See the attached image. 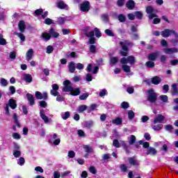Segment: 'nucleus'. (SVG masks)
Masks as SVG:
<instances>
[{"mask_svg": "<svg viewBox=\"0 0 178 178\" xmlns=\"http://www.w3.org/2000/svg\"><path fill=\"white\" fill-rule=\"evenodd\" d=\"M127 60L128 63H129L131 66H133V65H136V57H134V56H127Z\"/></svg>", "mask_w": 178, "mask_h": 178, "instance_id": "nucleus-27", "label": "nucleus"}, {"mask_svg": "<svg viewBox=\"0 0 178 178\" xmlns=\"http://www.w3.org/2000/svg\"><path fill=\"white\" fill-rule=\"evenodd\" d=\"M8 105L11 109H16L17 108V104H16V100L14 99H10Z\"/></svg>", "mask_w": 178, "mask_h": 178, "instance_id": "nucleus-16", "label": "nucleus"}, {"mask_svg": "<svg viewBox=\"0 0 178 178\" xmlns=\"http://www.w3.org/2000/svg\"><path fill=\"white\" fill-rule=\"evenodd\" d=\"M84 111H87V106L86 105H81L78 108V112L79 113H83Z\"/></svg>", "mask_w": 178, "mask_h": 178, "instance_id": "nucleus-39", "label": "nucleus"}, {"mask_svg": "<svg viewBox=\"0 0 178 178\" xmlns=\"http://www.w3.org/2000/svg\"><path fill=\"white\" fill-rule=\"evenodd\" d=\"M83 148L85 152H86L88 154H91V152H92V151H93L92 147H91L88 145H83Z\"/></svg>", "mask_w": 178, "mask_h": 178, "instance_id": "nucleus-29", "label": "nucleus"}, {"mask_svg": "<svg viewBox=\"0 0 178 178\" xmlns=\"http://www.w3.org/2000/svg\"><path fill=\"white\" fill-rule=\"evenodd\" d=\"M163 51L168 55H172V54H177V52H178V49L175 47L165 48L163 49Z\"/></svg>", "mask_w": 178, "mask_h": 178, "instance_id": "nucleus-10", "label": "nucleus"}, {"mask_svg": "<svg viewBox=\"0 0 178 178\" xmlns=\"http://www.w3.org/2000/svg\"><path fill=\"white\" fill-rule=\"evenodd\" d=\"M40 115L41 119L44 120V123H48V122H49V118H48V116L45 115V111H44V110L42 109L40 111Z\"/></svg>", "mask_w": 178, "mask_h": 178, "instance_id": "nucleus-17", "label": "nucleus"}, {"mask_svg": "<svg viewBox=\"0 0 178 178\" xmlns=\"http://www.w3.org/2000/svg\"><path fill=\"white\" fill-rule=\"evenodd\" d=\"M24 80L26 83H31L33 81V76L30 74H24Z\"/></svg>", "mask_w": 178, "mask_h": 178, "instance_id": "nucleus-25", "label": "nucleus"}, {"mask_svg": "<svg viewBox=\"0 0 178 178\" xmlns=\"http://www.w3.org/2000/svg\"><path fill=\"white\" fill-rule=\"evenodd\" d=\"M105 34H106V35H108V37H114L115 36V33H113V32L111 30V29H106L104 31Z\"/></svg>", "mask_w": 178, "mask_h": 178, "instance_id": "nucleus-42", "label": "nucleus"}, {"mask_svg": "<svg viewBox=\"0 0 178 178\" xmlns=\"http://www.w3.org/2000/svg\"><path fill=\"white\" fill-rule=\"evenodd\" d=\"M33 54H34V51L33 50V49H30L27 51L26 54V60H31V59H33Z\"/></svg>", "mask_w": 178, "mask_h": 178, "instance_id": "nucleus-23", "label": "nucleus"}, {"mask_svg": "<svg viewBox=\"0 0 178 178\" xmlns=\"http://www.w3.org/2000/svg\"><path fill=\"white\" fill-rule=\"evenodd\" d=\"M152 129L155 131H159V130H162V129H163V124H159L157 125H154V126H153Z\"/></svg>", "mask_w": 178, "mask_h": 178, "instance_id": "nucleus-37", "label": "nucleus"}, {"mask_svg": "<svg viewBox=\"0 0 178 178\" xmlns=\"http://www.w3.org/2000/svg\"><path fill=\"white\" fill-rule=\"evenodd\" d=\"M128 162L131 166H140V163L136 159V157H129Z\"/></svg>", "mask_w": 178, "mask_h": 178, "instance_id": "nucleus-11", "label": "nucleus"}, {"mask_svg": "<svg viewBox=\"0 0 178 178\" xmlns=\"http://www.w3.org/2000/svg\"><path fill=\"white\" fill-rule=\"evenodd\" d=\"M126 0H117V6L118 8H123L124 6V2Z\"/></svg>", "mask_w": 178, "mask_h": 178, "instance_id": "nucleus-43", "label": "nucleus"}, {"mask_svg": "<svg viewBox=\"0 0 178 178\" xmlns=\"http://www.w3.org/2000/svg\"><path fill=\"white\" fill-rule=\"evenodd\" d=\"M64 87L62 89L63 92H70V95L72 97H77V95H80L81 90L80 88H73L72 86V82L69 80H65L63 81Z\"/></svg>", "mask_w": 178, "mask_h": 178, "instance_id": "nucleus-1", "label": "nucleus"}, {"mask_svg": "<svg viewBox=\"0 0 178 178\" xmlns=\"http://www.w3.org/2000/svg\"><path fill=\"white\" fill-rule=\"evenodd\" d=\"M130 104H129V102H122L121 103V108L122 109H127L128 108H129Z\"/></svg>", "mask_w": 178, "mask_h": 178, "instance_id": "nucleus-47", "label": "nucleus"}, {"mask_svg": "<svg viewBox=\"0 0 178 178\" xmlns=\"http://www.w3.org/2000/svg\"><path fill=\"white\" fill-rule=\"evenodd\" d=\"M65 24V18H63V17L58 18L57 24L62 25V24Z\"/></svg>", "mask_w": 178, "mask_h": 178, "instance_id": "nucleus-64", "label": "nucleus"}, {"mask_svg": "<svg viewBox=\"0 0 178 178\" xmlns=\"http://www.w3.org/2000/svg\"><path fill=\"white\" fill-rule=\"evenodd\" d=\"M158 98V94L155 92L154 89L151 88L147 90V100L152 104L156 102Z\"/></svg>", "mask_w": 178, "mask_h": 178, "instance_id": "nucleus-3", "label": "nucleus"}, {"mask_svg": "<svg viewBox=\"0 0 178 178\" xmlns=\"http://www.w3.org/2000/svg\"><path fill=\"white\" fill-rule=\"evenodd\" d=\"M168 60V56L166 55H162L160 57V61L163 63V65L166 64V60Z\"/></svg>", "mask_w": 178, "mask_h": 178, "instance_id": "nucleus-49", "label": "nucleus"}, {"mask_svg": "<svg viewBox=\"0 0 178 178\" xmlns=\"http://www.w3.org/2000/svg\"><path fill=\"white\" fill-rule=\"evenodd\" d=\"M139 145H143L145 149L149 148V142H144L143 140L138 141Z\"/></svg>", "mask_w": 178, "mask_h": 178, "instance_id": "nucleus-33", "label": "nucleus"}, {"mask_svg": "<svg viewBox=\"0 0 178 178\" xmlns=\"http://www.w3.org/2000/svg\"><path fill=\"white\" fill-rule=\"evenodd\" d=\"M119 58L118 57H111L110 58V65H115L118 63Z\"/></svg>", "mask_w": 178, "mask_h": 178, "instance_id": "nucleus-36", "label": "nucleus"}, {"mask_svg": "<svg viewBox=\"0 0 178 178\" xmlns=\"http://www.w3.org/2000/svg\"><path fill=\"white\" fill-rule=\"evenodd\" d=\"M120 169H121V172H123V173H126L127 172V165L125 164H122L120 166Z\"/></svg>", "mask_w": 178, "mask_h": 178, "instance_id": "nucleus-58", "label": "nucleus"}, {"mask_svg": "<svg viewBox=\"0 0 178 178\" xmlns=\"http://www.w3.org/2000/svg\"><path fill=\"white\" fill-rule=\"evenodd\" d=\"M89 51L91 54H95L97 52V47L94 44H90Z\"/></svg>", "mask_w": 178, "mask_h": 178, "instance_id": "nucleus-46", "label": "nucleus"}, {"mask_svg": "<svg viewBox=\"0 0 178 178\" xmlns=\"http://www.w3.org/2000/svg\"><path fill=\"white\" fill-rule=\"evenodd\" d=\"M170 34H174V35L178 37V33L175 31L165 29L164 31H161V35L162 37H164V38H168V37L170 36Z\"/></svg>", "mask_w": 178, "mask_h": 178, "instance_id": "nucleus-6", "label": "nucleus"}, {"mask_svg": "<svg viewBox=\"0 0 178 178\" xmlns=\"http://www.w3.org/2000/svg\"><path fill=\"white\" fill-rule=\"evenodd\" d=\"M143 13H141V11H136L135 13V17H136V19H138L139 20H141V19H143Z\"/></svg>", "mask_w": 178, "mask_h": 178, "instance_id": "nucleus-45", "label": "nucleus"}, {"mask_svg": "<svg viewBox=\"0 0 178 178\" xmlns=\"http://www.w3.org/2000/svg\"><path fill=\"white\" fill-rule=\"evenodd\" d=\"M57 6L59 9H65V8H67V4L65 3L63 1H60L58 3Z\"/></svg>", "mask_w": 178, "mask_h": 178, "instance_id": "nucleus-31", "label": "nucleus"}, {"mask_svg": "<svg viewBox=\"0 0 178 178\" xmlns=\"http://www.w3.org/2000/svg\"><path fill=\"white\" fill-rule=\"evenodd\" d=\"M13 119L14 120L15 124H16L17 127H22V125L20 124V122H19V116H17V114L15 113L13 115Z\"/></svg>", "mask_w": 178, "mask_h": 178, "instance_id": "nucleus-20", "label": "nucleus"}, {"mask_svg": "<svg viewBox=\"0 0 178 178\" xmlns=\"http://www.w3.org/2000/svg\"><path fill=\"white\" fill-rule=\"evenodd\" d=\"M68 69H69L70 73H74L76 70V65L74 64V62L71 61L69 63Z\"/></svg>", "mask_w": 178, "mask_h": 178, "instance_id": "nucleus-24", "label": "nucleus"}, {"mask_svg": "<svg viewBox=\"0 0 178 178\" xmlns=\"http://www.w3.org/2000/svg\"><path fill=\"white\" fill-rule=\"evenodd\" d=\"M51 87L52 90H50L51 95H53V97H57V95H59V92H58V90H59V85L54 83Z\"/></svg>", "mask_w": 178, "mask_h": 178, "instance_id": "nucleus-7", "label": "nucleus"}, {"mask_svg": "<svg viewBox=\"0 0 178 178\" xmlns=\"http://www.w3.org/2000/svg\"><path fill=\"white\" fill-rule=\"evenodd\" d=\"M62 119H63V120H67V119H69L70 118V112L69 111H66L62 116H61Z\"/></svg>", "mask_w": 178, "mask_h": 178, "instance_id": "nucleus-44", "label": "nucleus"}, {"mask_svg": "<svg viewBox=\"0 0 178 178\" xmlns=\"http://www.w3.org/2000/svg\"><path fill=\"white\" fill-rule=\"evenodd\" d=\"M25 163H26V160H24V157H20L18 159L17 163L19 166H23V165H24Z\"/></svg>", "mask_w": 178, "mask_h": 178, "instance_id": "nucleus-52", "label": "nucleus"}, {"mask_svg": "<svg viewBox=\"0 0 178 178\" xmlns=\"http://www.w3.org/2000/svg\"><path fill=\"white\" fill-rule=\"evenodd\" d=\"M49 34H50L51 37L53 38H58L59 37V33L55 31L53 27H51L49 31Z\"/></svg>", "mask_w": 178, "mask_h": 178, "instance_id": "nucleus-18", "label": "nucleus"}, {"mask_svg": "<svg viewBox=\"0 0 178 178\" xmlns=\"http://www.w3.org/2000/svg\"><path fill=\"white\" fill-rule=\"evenodd\" d=\"M118 45L122 47V51H120V54L122 56H127L129 52V47H133V42L129 40H124V42L120 41Z\"/></svg>", "mask_w": 178, "mask_h": 178, "instance_id": "nucleus-2", "label": "nucleus"}, {"mask_svg": "<svg viewBox=\"0 0 178 178\" xmlns=\"http://www.w3.org/2000/svg\"><path fill=\"white\" fill-rule=\"evenodd\" d=\"M40 108H46L48 104H47V102L42 100L39 102Z\"/></svg>", "mask_w": 178, "mask_h": 178, "instance_id": "nucleus-63", "label": "nucleus"}, {"mask_svg": "<svg viewBox=\"0 0 178 178\" xmlns=\"http://www.w3.org/2000/svg\"><path fill=\"white\" fill-rule=\"evenodd\" d=\"M171 44L173 45V47L178 45V36L175 35V39L171 40Z\"/></svg>", "mask_w": 178, "mask_h": 178, "instance_id": "nucleus-55", "label": "nucleus"}, {"mask_svg": "<svg viewBox=\"0 0 178 178\" xmlns=\"http://www.w3.org/2000/svg\"><path fill=\"white\" fill-rule=\"evenodd\" d=\"M15 35H17L19 38L21 40V41L24 42L26 41V36H24V34L22 33H17V32H14Z\"/></svg>", "mask_w": 178, "mask_h": 178, "instance_id": "nucleus-32", "label": "nucleus"}, {"mask_svg": "<svg viewBox=\"0 0 178 178\" xmlns=\"http://www.w3.org/2000/svg\"><path fill=\"white\" fill-rule=\"evenodd\" d=\"M92 124H94L92 121H88L85 123V126L87 129H91V127H92Z\"/></svg>", "mask_w": 178, "mask_h": 178, "instance_id": "nucleus-61", "label": "nucleus"}, {"mask_svg": "<svg viewBox=\"0 0 178 178\" xmlns=\"http://www.w3.org/2000/svg\"><path fill=\"white\" fill-rule=\"evenodd\" d=\"M91 9V4L90 1H85L79 4V10L81 12H83V13H88L90 10Z\"/></svg>", "mask_w": 178, "mask_h": 178, "instance_id": "nucleus-4", "label": "nucleus"}, {"mask_svg": "<svg viewBox=\"0 0 178 178\" xmlns=\"http://www.w3.org/2000/svg\"><path fill=\"white\" fill-rule=\"evenodd\" d=\"M136 117V113H134V111L129 110L128 111V119L129 120H133L134 118Z\"/></svg>", "mask_w": 178, "mask_h": 178, "instance_id": "nucleus-34", "label": "nucleus"}, {"mask_svg": "<svg viewBox=\"0 0 178 178\" xmlns=\"http://www.w3.org/2000/svg\"><path fill=\"white\" fill-rule=\"evenodd\" d=\"M86 37H88V38H94V36L95 35V31H91L90 32H88V33H86Z\"/></svg>", "mask_w": 178, "mask_h": 178, "instance_id": "nucleus-59", "label": "nucleus"}, {"mask_svg": "<svg viewBox=\"0 0 178 178\" xmlns=\"http://www.w3.org/2000/svg\"><path fill=\"white\" fill-rule=\"evenodd\" d=\"M26 98L31 106H33V105H35V100H34V96H33L30 93H28L26 94Z\"/></svg>", "mask_w": 178, "mask_h": 178, "instance_id": "nucleus-14", "label": "nucleus"}, {"mask_svg": "<svg viewBox=\"0 0 178 178\" xmlns=\"http://www.w3.org/2000/svg\"><path fill=\"white\" fill-rule=\"evenodd\" d=\"M0 45H6V40L3 38V35L0 34Z\"/></svg>", "mask_w": 178, "mask_h": 178, "instance_id": "nucleus-54", "label": "nucleus"}, {"mask_svg": "<svg viewBox=\"0 0 178 178\" xmlns=\"http://www.w3.org/2000/svg\"><path fill=\"white\" fill-rule=\"evenodd\" d=\"M118 19L120 23H124L126 22V16L123 14L118 15Z\"/></svg>", "mask_w": 178, "mask_h": 178, "instance_id": "nucleus-38", "label": "nucleus"}, {"mask_svg": "<svg viewBox=\"0 0 178 178\" xmlns=\"http://www.w3.org/2000/svg\"><path fill=\"white\" fill-rule=\"evenodd\" d=\"M46 52L47 54H52L54 52V47L51 45L47 46Z\"/></svg>", "mask_w": 178, "mask_h": 178, "instance_id": "nucleus-62", "label": "nucleus"}, {"mask_svg": "<svg viewBox=\"0 0 178 178\" xmlns=\"http://www.w3.org/2000/svg\"><path fill=\"white\" fill-rule=\"evenodd\" d=\"M163 120H165V116H163L162 114H159L153 120V124H156V123H162Z\"/></svg>", "mask_w": 178, "mask_h": 178, "instance_id": "nucleus-9", "label": "nucleus"}, {"mask_svg": "<svg viewBox=\"0 0 178 178\" xmlns=\"http://www.w3.org/2000/svg\"><path fill=\"white\" fill-rule=\"evenodd\" d=\"M22 155V152L20 150H13V156L15 158H19Z\"/></svg>", "mask_w": 178, "mask_h": 178, "instance_id": "nucleus-56", "label": "nucleus"}, {"mask_svg": "<svg viewBox=\"0 0 178 178\" xmlns=\"http://www.w3.org/2000/svg\"><path fill=\"white\" fill-rule=\"evenodd\" d=\"M152 83L154 84V86H158L161 81L162 79H161V77L156 76L152 78Z\"/></svg>", "mask_w": 178, "mask_h": 178, "instance_id": "nucleus-21", "label": "nucleus"}, {"mask_svg": "<svg viewBox=\"0 0 178 178\" xmlns=\"http://www.w3.org/2000/svg\"><path fill=\"white\" fill-rule=\"evenodd\" d=\"M41 38H43L46 41H49L51 40V35L49 33L44 32L42 33Z\"/></svg>", "mask_w": 178, "mask_h": 178, "instance_id": "nucleus-28", "label": "nucleus"}, {"mask_svg": "<svg viewBox=\"0 0 178 178\" xmlns=\"http://www.w3.org/2000/svg\"><path fill=\"white\" fill-rule=\"evenodd\" d=\"M44 23V24H47V26H51V24H54V21L50 18H47Z\"/></svg>", "mask_w": 178, "mask_h": 178, "instance_id": "nucleus-57", "label": "nucleus"}, {"mask_svg": "<svg viewBox=\"0 0 178 178\" xmlns=\"http://www.w3.org/2000/svg\"><path fill=\"white\" fill-rule=\"evenodd\" d=\"M159 54H160L159 51H155L148 54L147 55L148 60H151L152 62L156 60V58H158V56H159Z\"/></svg>", "mask_w": 178, "mask_h": 178, "instance_id": "nucleus-8", "label": "nucleus"}, {"mask_svg": "<svg viewBox=\"0 0 178 178\" xmlns=\"http://www.w3.org/2000/svg\"><path fill=\"white\" fill-rule=\"evenodd\" d=\"M145 66L148 69H153V67H155V63L154 61L149 60L145 63Z\"/></svg>", "mask_w": 178, "mask_h": 178, "instance_id": "nucleus-30", "label": "nucleus"}, {"mask_svg": "<svg viewBox=\"0 0 178 178\" xmlns=\"http://www.w3.org/2000/svg\"><path fill=\"white\" fill-rule=\"evenodd\" d=\"M35 96L37 99H42V93L39 91H36L35 93Z\"/></svg>", "mask_w": 178, "mask_h": 178, "instance_id": "nucleus-60", "label": "nucleus"}, {"mask_svg": "<svg viewBox=\"0 0 178 178\" xmlns=\"http://www.w3.org/2000/svg\"><path fill=\"white\" fill-rule=\"evenodd\" d=\"M158 154V151L154 147H150L146 152V155H151V156H155Z\"/></svg>", "mask_w": 178, "mask_h": 178, "instance_id": "nucleus-12", "label": "nucleus"}, {"mask_svg": "<svg viewBox=\"0 0 178 178\" xmlns=\"http://www.w3.org/2000/svg\"><path fill=\"white\" fill-rule=\"evenodd\" d=\"M126 8L129 9V10H133L134 8H136V2L133 0H129L126 4H125Z\"/></svg>", "mask_w": 178, "mask_h": 178, "instance_id": "nucleus-13", "label": "nucleus"}, {"mask_svg": "<svg viewBox=\"0 0 178 178\" xmlns=\"http://www.w3.org/2000/svg\"><path fill=\"white\" fill-rule=\"evenodd\" d=\"M113 147H115V148H120V143H119V140L118 139L113 140Z\"/></svg>", "mask_w": 178, "mask_h": 178, "instance_id": "nucleus-53", "label": "nucleus"}, {"mask_svg": "<svg viewBox=\"0 0 178 178\" xmlns=\"http://www.w3.org/2000/svg\"><path fill=\"white\" fill-rule=\"evenodd\" d=\"M89 95L90 94H88V92L83 93L82 95L79 96V99H81V101H84L88 98Z\"/></svg>", "mask_w": 178, "mask_h": 178, "instance_id": "nucleus-48", "label": "nucleus"}, {"mask_svg": "<svg viewBox=\"0 0 178 178\" xmlns=\"http://www.w3.org/2000/svg\"><path fill=\"white\" fill-rule=\"evenodd\" d=\"M154 12L155 10L152 6H147L146 7V13L149 15L148 19H149V20H152L154 17H158V15L155 14Z\"/></svg>", "mask_w": 178, "mask_h": 178, "instance_id": "nucleus-5", "label": "nucleus"}, {"mask_svg": "<svg viewBox=\"0 0 178 178\" xmlns=\"http://www.w3.org/2000/svg\"><path fill=\"white\" fill-rule=\"evenodd\" d=\"M121 146L122 147L125 154H127V155H129L131 152L130 150L129 149V146L127 145V143H126L125 141H122L121 142Z\"/></svg>", "mask_w": 178, "mask_h": 178, "instance_id": "nucleus-19", "label": "nucleus"}, {"mask_svg": "<svg viewBox=\"0 0 178 178\" xmlns=\"http://www.w3.org/2000/svg\"><path fill=\"white\" fill-rule=\"evenodd\" d=\"M88 170L90 172V173H92V175H97V169H95L94 165L90 166Z\"/></svg>", "mask_w": 178, "mask_h": 178, "instance_id": "nucleus-50", "label": "nucleus"}, {"mask_svg": "<svg viewBox=\"0 0 178 178\" xmlns=\"http://www.w3.org/2000/svg\"><path fill=\"white\" fill-rule=\"evenodd\" d=\"M122 69L123 72H124L125 73H130V72H131V69L130 68V66L127 65H122Z\"/></svg>", "mask_w": 178, "mask_h": 178, "instance_id": "nucleus-35", "label": "nucleus"}, {"mask_svg": "<svg viewBox=\"0 0 178 178\" xmlns=\"http://www.w3.org/2000/svg\"><path fill=\"white\" fill-rule=\"evenodd\" d=\"M171 93L172 95H178L177 84L174 83L172 85Z\"/></svg>", "mask_w": 178, "mask_h": 178, "instance_id": "nucleus-26", "label": "nucleus"}, {"mask_svg": "<svg viewBox=\"0 0 178 178\" xmlns=\"http://www.w3.org/2000/svg\"><path fill=\"white\" fill-rule=\"evenodd\" d=\"M164 129L167 131H169V133H172L173 131V126L172 124L165 125Z\"/></svg>", "mask_w": 178, "mask_h": 178, "instance_id": "nucleus-41", "label": "nucleus"}, {"mask_svg": "<svg viewBox=\"0 0 178 178\" xmlns=\"http://www.w3.org/2000/svg\"><path fill=\"white\" fill-rule=\"evenodd\" d=\"M94 31L97 38H101V37H102V33H101V31H99L98 28H95Z\"/></svg>", "mask_w": 178, "mask_h": 178, "instance_id": "nucleus-40", "label": "nucleus"}, {"mask_svg": "<svg viewBox=\"0 0 178 178\" xmlns=\"http://www.w3.org/2000/svg\"><path fill=\"white\" fill-rule=\"evenodd\" d=\"M112 123L116 126H120L123 123V120L120 117H117L115 119L112 120Z\"/></svg>", "mask_w": 178, "mask_h": 178, "instance_id": "nucleus-22", "label": "nucleus"}, {"mask_svg": "<svg viewBox=\"0 0 178 178\" xmlns=\"http://www.w3.org/2000/svg\"><path fill=\"white\" fill-rule=\"evenodd\" d=\"M136 136L131 135V138H130V140L129 141V144L130 145H133V144H134V143H136Z\"/></svg>", "mask_w": 178, "mask_h": 178, "instance_id": "nucleus-51", "label": "nucleus"}, {"mask_svg": "<svg viewBox=\"0 0 178 178\" xmlns=\"http://www.w3.org/2000/svg\"><path fill=\"white\" fill-rule=\"evenodd\" d=\"M18 28L19 31H21L22 33H24V31H26V23L24 20L19 21L18 24Z\"/></svg>", "mask_w": 178, "mask_h": 178, "instance_id": "nucleus-15", "label": "nucleus"}]
</instances>
